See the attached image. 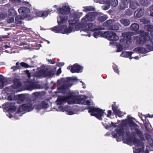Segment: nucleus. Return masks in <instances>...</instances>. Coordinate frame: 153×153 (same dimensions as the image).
<instances>
[{
	"mask_svg": "<svg viewBox=\"0 0 153 153\" xmlns=\"http://www.w3.org/2000/svg\"><path fill=\"white\" fill-rule=\"evenodd\" d=\"M77 80V78L75 77L73 78L71 77L67 78L66 80L67 82L59 87V89L62 92H63L64 91L68 89L69 87H71L72 85L71 84L73 80Z\"/></svg>",
	"mask_w": 153,
	"mask_h": 153,
	"instance_id": "nucleus-10",
	"label": "nucleus"
},
{
	"mask_svg": "<svg viewBox=\"0 0 153 153\" xmlns=\"http://www.w3.org/2000/svg\"><path fill=\"white\" fill-rule=\"evenodd\" d=\"M112 109L114 113L119 117H121L123 116V114H125V113H123L121 112L117 106L112 105Z\"/></svg>",
	"mask_w": 153,
	"mask_h": 153,
	"instance_id": "nucleus-21",
	"label": "nucleus"
},
{
	"mask_svg": "<svg viewBox=\"0 0 153 153\" xmlns=\"http://www.w3.org/2000/svg\"><path fill=\"white\" fill-rule=\"evenodd\" d=\"M72 18L68 21L69 27L68 28L66 25H62L60 26H56L54 27L51 28V30L53 31L56 33H61L62 34H67L70 33L72 32V30L73 29V24H75L78 20L77 19Z\"/></svg>",
	"mask_w": 153,
	"mask_h": 153,
	"instance_id": "nucleus-4",
	"label": "nucleus"
},
{
	"mask_svg": "<svg viewBox=\"0 0 153 153\" xmlns=\"http://www.w3.org/2000/svg\"><path fill=\"white\" fill-rule=\"evenodd\" d=\"M20 67L19 66H13L11 68V69L13 70L14 71L19 69H20Z\"/></svg>",
	"mask_w": 153,
	"mask_h": 153,
	"instance_id": "nucleus-52",
	"label": "nucleus"
},
{
	"mask_svg": "<svg viewBox=\"0 0 153 153\" xmlns=\"http://www.w3.org/2000/svg\"><path fill=\"white\" fill-rule=\"evenodd\" d=\"M35 81L34 80L31 81V83L29 85H27V89L30 91H31L33 89H36L37 88L34 84Z\"/></svg>",
	"mask_w": 153,
	"mask_h": 153,
	"instance_id": "nucleus-28",
	"label": "nucleus"
},
{
	"mask_svg": "<svg viewBox=\"0 0 153 153\" xmlns=\"http://www.w3.org/2000/svg\"><path fill=\"white\" fill-rule=\"evenodd\" d=\"M34 108V106L31 102L23 104L19 107L17 112L14 116L16 119H19V116L21 117L24 114L23 111L29 112L32 111Z\"/></svg>",
	"mask_w": 153,
	"mask_h": 153,
	"instance_id": "nucleus-7",
	"label": "nucleus"
},
{
	"mask_svg": "<svg viewBox=\"0 0 153 153\" xmlns=\"http://www.w3.org/2000/svg\"><path fill=\"white\" fill-rule=\"evenodd\" d=\"M125 13V15L128 16H131L133 13L132 11L129 9L126 10Z\"/></svg>",
	"mask_w": 153,
	"mask_h": 153,
	"instance_id": "nucleus-42",
	"label": "nucleus"
},
{
	"mask_svg": "<svg viewBox=\"0 0 153 153\" xmlns=\"http://www.w3.org/2000/svg\"><path fill=\"white\" fill-rule=\"evenodd\" d=\"M80 82L82 83V85L83 86V88L84 89H85V86L84 82L82 81H80Z\"/></svg>",
	"mask_w": 153,
	"mask_h": 153,
	"instance_id": "nucleus-61",
	"label": "nucleus"
},
{
	"mask_svg": "<svg viewBox=\"0 0 153 153\" xmlns=\"http://www.w3.org/2000/svg\"><path fill=\"white\" fill-rule=\"evenodd\" d=\"M111 111L110 110L108 111V114L107 115V117H109L111 114Z\"/></svg>",
	"mask_w": 153,
	"mask_h": 153,
	"instance_id": "nucleus-57",
	"label": "nucleus"
},
{
	"mask_svg": "<svg viewBox=\"0 0 153 153\" xmlns=\"http://www.w3.org/2000/svg\"><path fill=\"white\" fill-rule=\"evenodd\" d=\"M4 111L7 112V116L11 118L13 117V113L16 111L17 108L15 102L13 101L4 104L2 106Z\"/></svg>",
	"mask_w": 153,
	"mask_h": 153,
	"instance_id": "nucleus-6",
	"label": "nucleus"
},
{
	"mask_svg": "<svg viewBox=\"0 0 153 153\" xmlns=\"http://www.w3.org/2000/svg\"><path fill=\"white\" fill-rule=\"evenodd\" d=\"M57 104L60 105L58 106L57 111L62 112L66 111L69 115L75 114L76 111L75 110L76 107L66 106H63V105L67 102L68 104H79L85 105H92L93 102L90 100H87L85 96L79 97L70 95L67 96H59L57 100Z\"/></svg>",
	"mask_w": 153,
	"mask_h": 153,
	"instance_id": "nucleus-2",
	"label": "nucleus"
},
{
	"mask_svg": "<svg viewBox=\"0 0 153 153\" xmlns=\"http://www.w3.org/2000/svg\"><path fill=\"white\" fill-rule=\"evenodd\" d=\"M133 53L132 52H123L120 56L123 57H129V59H131V55Z\"/></svg>",
	"mask_w": 153,
	"mask_h": 153,
	"instance_id": "nucleus-27",
	"label": "nucleus"
},
{
	"mask_svg": "<svg viewBox=\"0 0 153 153\" xmlns=\"http://www.w3.org/2000/svg\"><path fill=\"white\" fill-rule=\"evenodd\" d=\"M26 72L27 75L28 77L29 78H30V74L29 73V71L27 70H26Z\"/></svg>",
	"mask_w": 153,
	"mask_h": 153,
	"instance_id": "nucleus-60",
	"label": "nucleus"
},
{
	"mask_svg": "<svg viewBox=\"0 0 153 153\" xmlns=\"http://www.w3.org/2000/svg\"><path fill=\"white\" fill-rule=\"evenodd\" d=\"M144 10L143 8H138L134 13V16L135 18H139L142 16L144 13Z\"/></svg>",
	"mask_w": 153,
	"mask_h": 153,
	"instance_id": "nucleus-19",
	"label": "nucleus"
},
{
	"mask_svg": "<svg viewBox=\"0 0 153 153\" xmlns=\"http://www.w3.org/2000/svg\"><path fill=\"white\" fill-rule=\"evenodd\" d=\"M120 22L124 26H128L129 25L130 23V21L127 19H122L120 20Z\"/></svg>",
	"mask_w": 153,
	"mask_h": 153,
	"instance_id": "nucleus-31",
	"label": "nucleus"
},
{
	"mask_svg": "<svg viewBox=\"0 0 153 153\" xmlns=\"http://www.w3.org/2000/svg\"><path fill=\"white\" fill-rule=\"evenodd\" d=\"M18 11L19 13L25 17L30 16V10L29 9L26 7H22L19 8Z\"/></svg>",
	"mask_w": 153,
	"mask_h": 153,
	"instance_id": "nucleus-16",
	"label": "nucleus"
},
{
	"mask_svg": "<svg viewBox=\"0 0 153 153\" xmlns=\"http://www.w3.org/2000/svg\"><path fill=\"white\" fill-rule=\"evenodd\" d=\"M8 14L10 16H14L17 14V13L14 9H10L8 11Z\"/></svg>",
	"mask_w": 153,
	"mask_h": 153,
	"instance_id": "nucleus-35",
	"label": "nucleus"
},
{
	"mask_svg": "<svg viewBox=\"0 0 153 153\" xmlns=\"http://www.w3.org/2000/svg\"><path fill=\"white\" fill-rule=\"evenodd\" d=\"M140 3L143 5H145L146 4V3L144 0H141L140 1Z\"/></svg>",
	"mask_w": 153,
	"mask_h": 153,
	"instance_id": "nucleus-56",
	"label": "nucleus"
},
{
	"mask_svg": "<svg viewBox=\"0 0 153 153\" xmlns=\"http://www.w3.org/2000/svg\"><path fill=\"white\" fill-rule=\"evenodd\" d=\"M20 65L22 67H24L26 68H28L29 67H33V66H29L27 64L24 62H22L20 63Z\"/></svg>",
	"mask_w": 153,
	"mask_h": 153,
	"instance_id": "nucleus-43",
	"label": "nucleus"
},
{
	"mask_svg": "<svg viewBox=\"0 0 153 153\" xmlns=\"http://www.w3.org/2000/svg\"><path fill=\"white\" fill-rule=\"evenodd\" d=\"M115 22V20L114 19H110L104 22L103 24V25L104 26L106 27L108 29V27L109 26L111 25Z\"/></svg>",
	"mask_w": 153,
	"mask_h": 153,
	"instance_id": "nucleus-30",
	"label": "nucleus"
},
{
	"mask_svg": "<svg viewBox=\"0 0 153 153\" xmlns=\"http://www.w3.org/2000/svg\"><path fill=\"white\" fill-rule=\"evenodd\" d=\"M95 25L93 23H89L86 25L85 28L86 29V31H95L97 30V28H94L95 27Z\"/></svg>",
	"mask_w": 153,
	"mask_h": 153,
	"instance_id": "nucleus-23",
	"label": "nucleus"
},
{
	"mask_svg": "<svg viewBox=\"0 0 153 153\" xmlns=\"http://www.w3.org/2000/svg\"><path fill=\"white\" fill-rule=\"evenodd\" d=\"M127 118V119L123 120L122 126H117L111 122V124L105 126V128L109 129L112 126L114 128L117 127L115 129L117 133L112 132L111 134L114 138H117L118 136V138L117 139V141H120L122 138L128 144L133 143L137 147L134 150V153H143L144 149L143 141L145 140V139L137 125L132 120V119H134L129 116H128Z\"/></svg>",
	"mask_w": 153,
	"mask_h": 153,
	"instance_id": "nucleus-1",
	"label": "nucleus"
},
{
	"mask_svg": "<svg viewBox=\"0 0 153 153\" xmlns=\"http://www.w3.org/2000/svg\"><path fill=\"white\" fill-rule=\"evenodd\" d=\"M103 37L110 40L116 41L119 39L118 36L112 31H107L103 33Z\"/></svg>",
	"mask_w": 153,
	"mask_h": 153,
	"instance_id": "nucleus-12",
	"label": "nucleus"
},
{
	"mask_svg": "<svg viewBox=\"0 0 153 153\" xmlns=\"http://www.w3.org/2000/svg\"><path fill=\"white\" fill-rule=\"evenodd\" d=\"M140 37L137 36H134V38L136 40L137 44L140 45L145 44L147 47V50L144 48L138 47L134 49L133 51L141 53H145L150 51H153V46L147 44L150 39L149 33L144 31H142L140 32Z\"/></svg>",
	"mask_w": 153,
	"mask_h": 153,
	"instance_id": "nucleus-3",
	"label": "nucleus"
},
{
	"mask_svg": "<svg viewBox=\"0 0 153 153\" xmlns=\"http://www.w3.org/2000/svg\"><path fill=\"white\" fill-rule=\"evenodd\" d=\"M61 73V68H59L58 70L57 71V74L59 75Z\"/></svg>",
	"mask_w": 153,
	"mask_h": 153,
	"instance_id": "nucleus-58",
	"label": "nucleus"
},
{
	"mask_svg": "<svg viewBox=\"0 0 153 153\" xmlns=\"http://www.w3.org/2000/svg\"><path fill=\"white\" fill-rule=\"evenodd\" d=\"M67 16H60L57 17V22L59 25L65 23L67 22L68 19Z\"/></svg>",
	"mask_w": 153,
	"mask_h": 153,
	"instance_id": "nucleus-20",
	"label": "nucleus"
},
{
	"mask_svg": "<svg viewBox=\"0 0 153 153\" xmlns=\"http://www.w3.org/2000/svg\"><path fill=\"white\" fill-rule=\"evenodd\" d=\"M102 30V29H100V30ZM94 32L93 36L95 38H97L100 36L103 37L102 35L103 34V33H102V31H100L97 28V30Z\"/></svg>",
	"mask_w": 153,
	"mask_h": 153,
	"instance_id": "nucleus-25",
	"label": "nucleus"
},
{
	"mask_svg": "<svg viewBox=\"0 0 153 153\" xmlns=\"http://www.w3.org/2000/svg\"><path fill=\"white\" fill-rule=\"evenodd\" d=\"M38 72L37 76L38 77L47 76L51 77L54 75L53 71L47 67H42L37 68Z\"/></svg>",
	"mask_w": 153,
	"mask_h": 153,
	"instance_id": "nucleus-9",
	"label": "nucleus"
},
{
	"mask_svg": "<svg viewBox=\"0 0 153 153\" xmlns=\"http://www.w3.org/2000/svg\"><path fill=\"white\" fill-rule=\"evenodd\" d=\"M14 21V17H10L7 20V22L9 23H11L13 22Z\"/></svg>",
	"mask_w": 153,
	"mask_h": 153,
	"instance_id": "nucleus-48",
	"label": "nucleus"
},
{
	"mask_svg": "<svg viewBox=\"0 0 153 153\" xmlns=\"http://www.w3.org/2000/svg\"><path fill=\"white\" fill-rule=\"evenodd\" d=\"M144 29L147 31L151 32L153 31V26L150 25H146Z\"/></svg>",
	"mask_w": 153,
	"mask_h": 153,
	"instance_id": "nucleus-34",
	"label": "nucleus"
},
{
	"mask_svg": "<svg viewBox=\"0 0 153 153\" xmlns=\"http://www.w3.org/2000/svg\"><path fill=\"white\" fill-rule=\"evenodd\" d=\"M87 109H88V112L91 116H94L100 120H102V117L106 115L104 112L105 110H102L99 108L92 106H89Z\"/></svg>",
	"mask_w": 153,
	"mask_h": 153,
	"instance_id": "nucleus-8",
	"label": "nucleus"
},
{
	"mask_svg": "<svg viewBox=\"0 0 153 153\" xmlns=\"http://www.w3.org/2000/svg\"><path fill=\"white\" fill-rule=\"evenodd\" d=\"M21 83L20 82L19 80L15 79L14 81V84L11 85V87L14 88H16L21 87Z\"/></svg>",
	"mask_w": 153,
	"mask_h": 153,
	"instance_id": "nucleus-26",
	"label": "nucleus"
},
{
	"mask_svg": "<svg viewBox=\"0 0 153 153\" xmlns=\"http://www.w3.org/2000/svg\"><path fill=\"white\" fill-rule=\"evenodd\" d=\"M150 16H153V5L149 8Z\"/></svg>",
	"mask_w": 153,
	"mask_h": 153,
	"instance_id": "nucleus-46",
	"label": "nucleus"
},
{
	"mask_svg": "<svg viewBox=\"0 0 153 153\" xmlns=\"http://www.w3.org/2000/svg\"><path fill=\"white\" fill-rule=\"evenodd\" d=\"M110 5H107L106 6H102V8L103 9L105 10H108L110 7Z\"/></svg>",
	"mask_w": 153,
	"mask_h": 153,
	"instance_id": "nucleus-55",
	"label": "nucleus"
},
{
	"mask_svg": "<svg viewBox=\"0 0 153 153\" xmlns=\"http://www.w3.org/2000/svg\"><path fill=\"white\" fill-rule=\"evenodd\" d=\"M152 143H150V146H152V147L153 149V140H152Z\"/></svg>",
	"mask_w": 153,
	"mask_h": 153,
	"instance_id": "nucleus-64",
	"label": "nucleus"
},
{
	"mask_svg": "<svg viewBox=\"0 0 153 153\" xmlns=\"http://www.w3.org/2000/svg\"><path fill=\"white\" fill-rule=\"evenodd\" d=\"M117 66L115 65H114L113 66V68L114 70V72L118 74H119V71L118 69L117 68Z\"/></svg>",
	"mask_w": 153,
	"mask_h": 153,
	"instance_id": "nucleus-50",
	"label": "nucleus"
},
{
	"mask_svg": "<svg viewBox=\"0 0 153 153\" xmlns=\"http://www.w3.org/2000/svg\"><path fill=\"white\" fill-rule=\"evenodd\" d=\"M118 25H120V24L118 23L116 25H111L109 26L108 27V30H118L119 29V27Z\"/></svg>",
	"mask_w": 153,
	"mask_h": 153,
	"instance_id": "nucleus-32",
	"label": "nucleus"
},
{
	"mask_svg": "<svg viewBox=\"0 0 153 153\" xmlns=\"http://www.w3.org/2000/svg\"><path fill=\"white\" fill-rule=\"evenodd\" d=\"M10 79L4 77L2 75H0V89L9 83Z\"/></svg>",
	"mask_w": 153,
	"mask_h": 153,
	"instance_id": "nucleus-17",
	"label": "nucleus"
},
{
	"mask_svg": "<svg viewBox=\"0 0 153 153\" xmlns=\"http://www.w3.org/2000/svg\"><path fill=\"white\" fill-rule=\"evenodd\" d=\"M86 29L85 28L83 29L82 30L80 31L81 35L82 36H88L89 37L91 35L88 33L89 31H86Z\"/></svg>",
	"mask_w": 153,
	"mask_h": 153,
	"instance_id": "nucleus-33",
	"label": "nucleus"
},
{
	"mask_svg": "<svg viewBox=\"0 0 153 153\" xmlns=\"http://www.w3.org/2000/svg\"><path fill=\"white\" fill-rule=\"evenodd\" d=\"M64 65V63L59 62L58 63L57 65L59 66H62Z\"/></svg>",
	"mask_w": 153,
	"mask_h": 153,
	"instance_id": "nucleus-59",
	"label": "nucleus"
},
{
	"mask_svg": "<svg viewBox=\"0 0 153 153\" xmlns=\"http://www.w3.org/2000/svg\"><path fill=\"white\" fill-rule=\"evenodd\" d=\"M98 13L96 12H93L88 13L82 19V22L83 24H85L88 21H93L98 15Z\"/></svg>",
	"mask_w": 153,
	"mask_h": 153,
	"instance_id": "nucleus-11",
	"label": "nucleus"
},
{
	"mask_svg": "<svg viewBox=\"0 0 153 153\" xmlns=\"http://www.w3.org/2000/svg\"><path fill=\"white\" fill-rule=\"evenodd\" d=\"M130 0H121L119 3L118 8L120 10H124L128 6Z\"/></svg>",
	"mask_w": 153,
	"mask_h": 153,
	"instance_id": "nucleus-18",
	"label": "nucleus"
},
{
	"mask_svg": "<svg viewBox=\"0 0 153 153\" xmlns=\"http://www.w3.org/2000/svg\"><path fill=\"white\" fill-rule=\"evenodd\" d=\"M146 137V140L149 142H151V139L150 135L147 133L145 134Z\"/></svg>",
	"mask_w": 153,
	"mask_h": 153,
	"instance_id": "nucleus-49",
	"label": "nucleus"
},
{
	"mask_svg": "<svg viewBox=\"0 0 153 153\" xmlns=\"http://www.w3.org/2000/svg\"><path fill=\"white\" fill-rule=\"evenodd\" d=\"M130 8L134 10L139 6V4L136 0L130 1Z\"/></svg>",
	"mask_w": 153,
	"mask_h": 153,
	"instance_id": "nucleus-24",
	"label": "nucleus"
},
{
	"mask_svg": "<svg viewBox=\"0 0 153 153\" xmlns=\"http://www.w3.org/2000/svg\"><path fill=\"white\" fill-rule=\"evenodd\" d=\"M7 16V14L6 13H0V18L1 19L5 18Z\"/></svg>",
	"mask_w": 153,
	"mask_h": 153,
	"instance_id": "nucleus-47",
	"label": "nucleus"
},
{
	"mask_svg": "<svg viewBox=\"0 0 153 153\" xmlns=\"http://www.w3.org/2000/svg\"><path fill=\"white\" fill-rule=\"evenodd\" d=\"M102 1L101 3H100L110 5V0H102Z\"/></svg>",
	"mask_w": 153,
	"mask_h": 153,
	"instance_id": "nucleus-45",
	"label": "nucleus"
},
{
	"mask_svg": "<svg viewBox=\"0 0 153 153\" xmlns=\"http://www.w3.org/2000/svg\"><path fill=\"white\" fill-rule=\"evenodd\" d=\"M58 11L62 14H67L69 13L70 8L67 4H63L62 7L57 8Z\"/></svg>",
	"mask_w": 153,
	"mask_h": 153,
	"instance_id": "nucleus-14",
	"label": "nucleus"
},
{
	"mask_svg": "<svg viewBox=\"0 0 153 153\" xmlns=\"http://www.w3.org/2000/svg\"><path fill=\"white\" fill-rule=\"evenodd\" d=\"M15 23L16 24H21V17L19 16H16L15 18Z\"/></svg>",
	"mask_w": 153,
	"mask_h": 153,
	"instance_id": "nucleus-41",
	"label": "nucleus"
},
{
	"mask_svg": "<svg viewBox=\"0 0 153 153\" xmlns=\"http://www.w3.org/2000/svg\"><path fill=\"white\" fill-rule=\"evenodd\" d=\"M110 2V5L114 7H116L118 4V0H111Z\"/></svg>",
	"mask_w": 153,
	"mask_h": 153,
	"instance_id": "nucleus-39",
	"label": "nucleus"
},
{
	"mask_svg": "<svg viewBox=\"0 0 153 153\" xmlns=\"http://www.w3.org/2000/svg\"><path fill=\"white\" fill-rule=\"evenodd\" d=\"M49 12L50 11H45L42 12L41 17H46L47 16Z\"/></svg>",
	"mask_w": 153,
	"mask_h": 153,
	"instance_id": "nucleus-44",
	"label": "nucleus"
},
{
	"mask_svg": "<svg viewBox=\"0 0 153 153\" xmlns=\"http://www.w3.org/2000/svg\"><path fill=\"white\" fill-rule=\"evenodd\" d=\"M122 34L124 38L121 39L120 43L117 45V52L121 51L125 48H128L130 44L131 36L128 33H122Z\"/></svg>",
	"mask_w": 153,
	"mask_h": 153,
	"instance_id": "nucleus-5",
	"label": "nucleus"
},
{
	"mask_svg": "<svg viewBox=\"0 0 153 153\" xmlns=\"http://www.w3.org/2000/svg\"><path fill=\"white\" fill-rule=\"evenodd\" d=\"M140 22L143 24H146L149 23L150 21L148 18L143 17L140 19Z\"/></svg>",
	"mask_w": 153,
	"mask_h": 153,
	"instance_id": "nucleus-37",
	"label": "nucleus"
},
{
	"mask_svg": "<svg viewBox=\"0 0 153 153\" xmlns=\"http://www.w3.org/2000/svg\"><path fill=\"white\" fill-rule=\"evenodd\" d=\"M16 97L17 99L16 101L17 103H22L23 101L26 100V96L23 94L16 95Z\"/></svg>",
	"mask_w": 153,
	"mask_h": 153,
	"instance_id": "nucleus-22",
	"label": "nucleus"
},
{
	"mask_svg": "<svg viewBox=\"0 0 153 153\" xmlns=\"http://www.w3.org/2000/svg\"><path fill=\"white\" fill-rule=\"evenodd\" d=\"M84 8V9L83 11L85 12H88L91 11H94L95 10V8L92 6H87L85 7Z\"/></svg>",
	"mask_w": 153,
	"mask_h": 153,
	"instance_id": "nucleus-36",
	"label": "nucleus"
},
{
	"mask_svg": "<svg viewBox=\"0 0 153 153\" xmlns=\"http://www.w3.org/2000/svg\"><path fill=\"white\" fill-rule=\"evenodd\" d=\"M35 15L41 17L42 12L40 11H38L35 13Z\"/></svg>",
	"mask_w": 153,
	"mask_h": 153,
	"instance_id": "nucleus-54",
	"label": "nucleus"
},
{
	"mask_svg": "<svg viewBox=\"0 0 153 153\" xmlns=\"http://www.w3.org/2000/svg\"><path fill=\"white\" fill-rule=\"evenodd\" d=\"M14 97L15 96L13 94H11L9 96L8 98V99L9 100L12 101L14 98Z\"/></svg>",
	"mask_w": 153,
	"mask_h": 153,
	"instance_id": "nucleus-51",
	"label": "nucleus"
},
{
	"mask_svg": "<svg viewBox=\"0 0 153 153\" xmlns=\"http://www.w3.org/2000/svg\"><path fill=\"white\" fill-rule=\"evenodd\" d=\"M72 18H74V19H78V20L76 22L75 24H73V30H72V31H74L75 30H79V29L80 28L84 26V25L85 24H83L81 22V23L80 24L79 23H77L78 22L79 20V18L76 15V14L75 13H74L73 15H71V17L69 19H71ZM75 19H74V20Z\"/></svg>",
	"mask_w": 153,
	"mask_h": 153,
	"instance_id": "nucleus-13",
	"label": "nucleus"
},
{
	"mask_svg": "<svg viewBox=\"0 0 153 153\" xmlns=\"http://www.w3.org/2000/svg\"><path fill=\"white\" fill-rule=\"evenodd\" d=\"M40 105L43 108H47L48 107V102L45 101H43L41 102Z\"/></svg>",
	"mask_w": 153,
	"mask_h": 153,
	"instance_id": "nucleus-40",
	"label": "nucleus"
},
{
	"mask_svg": "<svg viewBox=\"0 0 153 153\" xmlns=\"http://www.w3.org/2000/svg\"><path fill=\"white\" fill-rule=\"evenodd\" d=\"M139 25L137 23L132 24L130 26L131 30L134 31H137L139 29Z\"/></svg>",
	"mask_w": 153,
	"mask_h": 153,
	"instance_id": "nucleus-29",
	"label": "nucleus"
},
{
	"mask_svg": "<svg viewBox=\"0 0 153 153\" xmlns=\"http://www.w3.org/2000/svg\"><path fill=\"white\" fill-rule=\"evenodd\" d=\"M95 1L98 3H101L102 2V0H95Z\"/></svg>",
	"mask_w": 153,
	"mask_h": 153,
	"instance_id": "nucleus-63",
	"label": "nucleus"
},
{
	"mask_svg": "<svg viewBox=\"0 0 153 153\" xmlns=\"http://www.w3.org/2000/svg\"><path fill=\"white\" fill-rule=\"evenodd\" d=\"M107 18L108 17L106 15H103L98 18V20L99 21L102 22L106 20Z\"/></svg>",
	"mask_w": 153,
	"mask_h": 153,
	"instance_id": "nucleus-38",
	"label": "nucleus"
},
{
	"mask_svg": "<svg viewBox=\"0 0 153 153\" xmlns=\"http://www.w3.org/2000/svg\"><path fill=\"white\" fill-rule=\"evenodd\" d=\"M139 58L140 57L138 56H135L134 57H131V59L134 58V59H137V60L139 59Z\"/></svg>",
	"mask_w": 153,
	"mask_h": 153,
	"instance_id": "nucleus-62",
	"label": "nucleus"
},
{
	"mask_svg": "<svg viewBox=\"0 0 153 153\" xmlns=\"http://www.w3.org/2000/svg\"><path fill=\"white\" fill-rule=\"evenodd\" d=\"M10 2L13 3H20L21 1L20 0H9Z\"/></svg>",
	"mask_w": 153,
	"mask_h": 153,
	"instance_id": "nucleus-53",
	"label": "nucleus"
},
{
	"mask_svg": "<svg viewBox=\"0 0 153 153\" xmlns=\"http://www.w3.org/2000/svg\"><path fill=\"white\" fill-rule=\"evenodd\" d=\"M67 68L70 70L72 73H79L82 72L83 67L77 64H75L72 66L68 67Z\"/></svg>",
	"mask_w": 153,
	"mask_h": 153,
	"instance_id": "nucleus-15",
	"label": "nucleus"
}]
</instances>
